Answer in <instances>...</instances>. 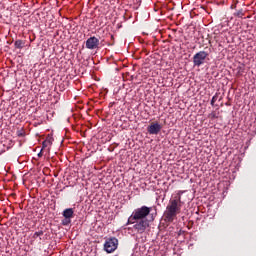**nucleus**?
I'll return each mask as SVG.
<instances>
[{
	"mask_svg": "<svg viewBox=\"0 0 256 256\" xmlns=\"http://www.w3.org/2000/svg\"><path fill=\"white\" fill-rule=\"evenodd\" d=\"M38 157H43V149L38 153Z\"/></svg>",
	"mask_w": 256,
	"mask_h": 256,
	"instance_id": "obj_15",
	"label": "nucleus"
},
{
	"mask_svg": "<svg viewBox=\"0 0 256 256\" xmlns=\"http://www.w3.org/2000/svg\"><path fill=\"white\" fill-rule=\"evenodd\" d=\"M130 225H133V229L136 233L143 234L149 227V220H135L134 223H130Z\"/></svg>",
	"mask_w": 256,
	"mask_h": 256,
	"instance_id": "obj_4",
	"label": "nucleus"
},
{
	"mask_svg": "<svg viewBox=\"0 0 256 256\" xmlns=\"http://www.w3.org/2000/svg\"><path fill=\"white\" fill-rule=\"evenodd\" d=\"M71 223V218H64L62 220V225L67 226Z\"/></svg>",
	"mask_w": 256,
	"mask_h": 256,
	"instance_id": "obj_13",
	"label": "nucleus"
},
{
	"mask_svg": "<svg viewBox=\"0 0 256 256\" xmlns=\"http://www.w3.org/2000/svg\"><path fill=\"white\" fill-rule=\"evenodd\" d=\"M117 247H119V240L117 238L110 237L106 239L104 243V251H106V253H115Z\"/></svg>",
	"mask_w": 256,
	"mask_h": 256,
	"instance_id": "obj_3",
	"label": "nucleus"
},
{
	"mask_svg": "<svg viewBox=\"0 0 256 256\" xmlns=\"http://www.w3.org/2000/svg\"><path fill=\"white\" fill-rule=\"evenodd\" d=\"M231 9H237V4L232 5Z\"/></svg>",
	"mask_w": 256,
	"mask_h": 256,
	"instance_id": "obj_16",
	"label": "nucleus"
},
{
	"mask_svg": "<svg viewBox=\"0 0 256 256\" xmlns=\"http://www.w3.org/2000/svg\"><path fill=\"white\" fill-rule=\"evenodd\" d=\"M51 145V140H45L42 143V150L45 149L46 147H49Z\"/></svg>",
	"mask_w": 256,
	"mask_h": 256,
	"instance_id": "obj_11",
	"label": "nucleus"
},
{
	"mask_svg": "<svg viewBox=\"0 0 256 256\" xmlns=\"http://www.w3.org/2000/svg\"><path fill=\"white\" fill-rule=\"evenodd\" d=\"M14 45L16 49H23V46L25 45V43L22 40H16Z\"/></svg>",
	"mask_w": 256,
	"mask_h": 256,
	"instance_id": "obj_10",
	"label": "nucleus"
},
{
	"mask_svg": "<svg viewBox=\"0 0 256 256\" xmlns=\"http://www.w3.org/2000/svg\"><path fill=\"white\" fill-rule=\"evenodd\" d=\"M161 129H163V126L159 122H153L147 127L149 135H159Z\"/></svg>",
	"mask_w": 256,
	"mask_h": 256,
	"instance_id": "obj_6",
	"label": "nucleus"
},
{
	"mask_svg": "<svg viewBox=\"0 0 256 256\" xmlns=\"http://www.w3.org/2000/svg\"><path fill=\"white\" fill-rule=\"evenodd\" d=\"M41 235H43V231H38L35 232L32 237L33 239H37V237H41Z\"/></svg>",
	"mask_w": 256,
	"mask_h": 256,
	"instance_id": "obj_14",
	"label": "nucleus"
},
{
	"mask_svg": "<svg viewBox=\"0 0 256 256\" xmlns=\"http://www.w3.org/2000/svg\"><path fill=\"white\" fill-rule=\"evenodd\" d=\"M234 17H238L239 19H243L245 17V11L240 9L234 13Z\"/></svg>",
	"mask_w": 256,
	"mask_h": 256,
	"instance_id": "obj_9",
	"label": "nucleus"
},
{
	"mask_svg": "<svg viewBox=\"0 0 256 256\" xmlns=\"http://www.w3.org/2000/svg\"><path fill=\"white\" fill-rule=\"evenodd\" d=\"M181 193L182 192H178L169 200L166 210L164 211V221L166 223H173L177 219L179 213H181V208L183 207Z\"/></svg>",
	"mask_w": 256,
	"mask_h": 256,
	"instance_id": "obj_1",
	"label": "nucleus"
},
{
	"mask_svg": "<svg viewBox=\"0 0 256 256\" xmlns=\"http://www.w3.org/2000/svg\"><path fill=\"white\" fill-rule=\"evenodd\" d=\"M73 213L72 208H67L63 211V217L66 219H73Z\"/></svg>",
	"mask_w": 256,
	"mask_h": 256,
	"instance_id": "obj_8",
	"label": "nucleus"
},
{
	"mask_svg": "<svg viewBox=\"0 0 256 256\" xmlns=\"http://www.w3.org/2000/svg\"><path fill=\"white\" fill-rule=\"evenodd\" d=\"M208 56H209V54L205 51L197 52L193 56L194 67H201V65H203V63H205V59H207Z\"/></svg>",
	"mask_w": 256,
	"mask_h": 256,
	"instance_id": "obj_5",
	"label": "nucleus"
},
{
	"mask_svg": "<svg viewBox=\"0 0 256 256\" xmlns=\"http://www.w3.org/2000/svg\"><path fill=\"white\" fill-rule=\"evenodd\" d=\"M151 211L152 208L147 206H142L135 209L129 216L126 225H129L130 223H135V221L137 220L148 221L147 216L151 213Z\"/></svg>",
	"mask_w": 256,
	"mask_h": 256,
	"instance_id": "obj_2",
	"label": "nucleus"
},
{
	"mask_svg": "<svg viewBox=\"0 0 256 256\" xmlns=\"http://www.w3.org/2000/svg\"><path fill=\"white\" fill-rule=\"evenodd\" d=\"M217 99H219V96L218 94H215L213 97H212V100H211V105L212 107L215 105V103L217 102Z\"/></svg>",
	"mask_w": 256,
	"mask_h": 256,
	"instance_id": "obj_12",
	"label": "nucleus"
},
{
	"mask_svg": "<svg viewBox=\"0 0 256 256\" xmlns=\"http://www.w3.org/2000/svg\"><path fill=\"white\" fill-rule=\"evenodd\" d=\"M99 47V40L97 37L92 36L86 40V49H97Z\"/></svg>",
	"mask_w": 256,
	"mask_h": 256,
	"instance_id": "obj_7",
	"label": "nucleus"
}]
</instances>
